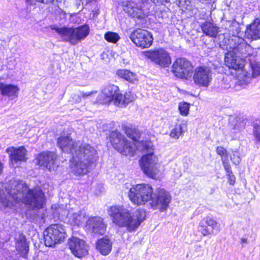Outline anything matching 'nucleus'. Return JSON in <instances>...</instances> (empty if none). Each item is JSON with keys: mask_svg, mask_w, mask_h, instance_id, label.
<instances>
[{"mask_svg": "<svg viewBox=\"0 0 260 260\" xmlns=\"http://www.w3.org/2000/svg\"><path fill=\"white\" fill-rule=\"evenodd\" d=\"M153 189L148 184H139L133 185L128 192L131 201L138 206L145 205L151 201L150 206L154 209H158L160 212L166 211L171 201V197L164 189L157 188L153 193Z\"/></svg>", "mask_w": 260, "mask_h": 260, "instance_id": "1", "label": "nucleus"}, {"mask_svg": "<svg viewBox=\"0 0 260 260\" xmlns=\"http://www.w3.org/2000/svg\"><path fill=\"white\" fill-rule=\"evenodd\" d=\"M72 154L70 161V168L72 173L77 175L86 174L89 172V166L96 160V151L89 145L79 146L66 136V152Z\"/></svg>", "mask_w": 260, "mask_h": 260, "instance_id": "2", "label": "nucleus"}, {"mask_svg": "<svg viewBox=\"0 0 260 260\" xmlns=\"http://www.w3.org/2000/svg\"><path fill=\"white\" fill-rule=\"evenodd\" d=\"M230 31L235 36L234 41L237 42L233 46H230V50L225 54L224 60L225 64L234 70L242 69L244 66L245 58L250 55L252 52L251 47L245 40L237 36L240 32L239 24L232 23L230 26Z\"/></svg>", "mask_w": 260, "mask_h": 260, "instance_id": "3", "label": "nucleus"}, {"mask_svg": "<svg viewBox=\"0 0 260 260\" xmlns=\"http://www.w3.org/2000/svg\"><path fill=\"white\" fill-rule=\"evenodd\" d=\"M9 194L15 203L22 202L34 209L42 208L44 194L40 188L30 189L25 182L14 181Z\"/></svg>", "mask_w": 260, "mask_h": 260, "instance_id": "4", "label": "nucleus"}, {"mask_svg": "<svg viewBox=\"0 0 260 260\" xmlns=\"http://www.w3.org/2000/svg\"><path fill=\"white\" fill-rule=\"evenodd\" d=\"M108 213L114 224L119 228H125L130 232L136 231L146 217L143 210H137L133 213L123 206L119 205L110 206Z\"/></svg>", "mask_w": 260, "mask_h": 260, "instance_id": "5", "label": "nucleus"}, {"mask_svg": "<svg viewBox=\"0 0 260 260\" xmlns=\"http://www.w3.org/2000/svg\"><path fill=\"white\" fill-rule=\"evenodd\" d=\"M138 150L146 152L141 158L140 166L143 172L147 176L156 179L159 173V164L157 156L153 153L152 143L150 141H141L137 143Z\"/></svg>", "mask_w": 260, "mask_h": 260, "instance_id": "6", "label": "nucleus"}, {"mask_svg": "<svg viewBox=\"0 0 260 260\" xmlns=\"http://www.w3.org/2000/svg\"><path fill=\"white\" fill-rule=\"evenodd\" d=\"M110 142L113 147L124 155L133 156L135 152L136 145L128 142L123 135L117 131H113L110 136Z\"/></svg>", "mask_w": 260, "mask_h": 260, "instance_id": "7", "label": "nucleus"}, {"mask_svg": "<svg viewBox=\"0 0 260 260\" xmlns=\"http://www.w3.org/2000/svg\"><path fill=\"white\" fill-rule=\"evenodd\" d=\"M64 226L59 224H52L44 232V243L46 246L52 247L64 238Z\"/></svg>", "mask_w": 260, "mask_h": 260, "instance_id": "8", "label": "nucleus"}, {"mask_svg": "<svg viewBox=\"0 0 260 260\" xmlns=\"http://www.w3.org/2000/svg\"><path fill=\"white\" fill-rule=\"evenodd\" d=\"M129 37L137 46L142 48L149 47L153 42L152 35L145 29H137L131 33Z\"/></svg>", "mask_w": 260, "mask_h": 260, "instance_id": "9", "label": "nucleus"}, {"mask_svg": "<svg viewBox=\"0 0 260 260\" xmlns=\"http://www.w3.org/2000/svg\"><path fill=\"white\" fill-rule=\"evenodd\" d=\"M89 31L90 28L87 25L76 28L66 27V41L72 45H75L85 39L89 35Z\"/></svg>", "mask_w": 260, "mask_h": 260, "instance_id": "10", "label": "nucleus"}, {"mask_svg": "<svg viewBox=\"0 0 260 260\" xmlns=\"http://www.w3.org/2000/svg\"><path fill=\"white\" fill-rule=\"evenodd\" d=\"M89 31L90 28L87 25L76 28L66 27V41L72 45H75L85 39L89 35Z\"/></svg>", "mask_w": 260, "mask_h": 260, "instance_id": "11", "label": "nucleus"}, {"mask_svg": "<svg viewBox=\"0 0 260 260\" xmlns=\"http://www.w3.org/2000/svg\"><path fill=\"white\" fill-rule=\"evenodd\" d=\"M89 31L90 28L87 25L76 28L66 27V41L72 45H75L85 39L89 35Z\"/></svg>", "mask_w": 260, "mask_h": 260, "instance_id": "12", "label": "nucleus"}, {"mask_svg": "<svg viewBox=\"0 0 260 260\" xmlns=\"http://www.w3.org/2000/svg\"><path fill=\"white\" fill-rule=\"evenodd\" d=\"M192 72V65L184 58H177L173 64L172 72L178 78H187L191 75Z\"/></svg>", "mask_w": 260, "mask_h": 260, "instance_id": "13", "label": "nucleus"}, {"mask_svg": "<svg viewBox=\"0 0 260 260\" xmlns=\"http://www.w3.org/2000/svg\"><path fill=\"white\" fill-rule=\"evenodd\" d=\"M68 245L72 253L76 257L81 258L87 255L89 246L83 240L72 237L68 241Z\"/></svg>", "mask_w": 260, "mask_h": 260, "instance_id": "14", "label": "nucleus"}, {"mask_svg": "<svg viewBox=\"0 0 260 260\" xmlns=\"http://www.w3.org/2000/svg\"><path fill=\"white\" fill-rule=\"evenodd\" d=\"M6 152L9 154L11 165L14 168L19 167L21 162H25L27 159V150L23 146L18 148L9 147Z\"/></svg>", "mask_w": 260, "mask_h": 260, "instance_id": "15", "label": "nucleus"}, {"mask_svg": "<svg viewBox=\"0 0 260 260\" xmlns=\"http://www.w3.org/2000/svg\"><path fill=\"white\" fill-rule=\"evenodd\" d=\"M212 79V73L209 68L200 67L196 69L193 79L195 84L197 85L208 87Z\"/></svg>", "mask_w": 260, "mask_h": 260, "instance_id": "16", "label": "nucleus"}, {"mask_svg": "<svg viewBox=\"0 0 260 260\" xmlns=\"http://www.w3.org/2000/svg\"><path fill=\"white\" fill-rule=\"evenodd\" d=\"M198 230L204 236L215 235L220 231V225L213 218L207 217L200 222Z\"/></svg>", "mask_w": 260, "mask_h": 260, "instance_id": "17", "label": "nucleus"}, {"mask_svg": "<svg viewBox=\"0 0 260 260\" xmlns=\"http://www.w3.org/2000/svg\"><path fill=\"white\" fill-rule=\"evenodd\" d=\"M146 56L161 67H168L171 63V57L168 53L162 49L152 52H148Z\"/></svg>", "mask_w": 260, "mask_h": 260, "instance_id": "18", "label": "nucleus"}, {"mask_svg": "<svg viewBox=\"0 0 260 260\" xmlns=\"http://www.w3.org/2000/svg\"><path fill=\"white\" fill-rule=\"evenodd\" d=\"M86 226L92 233L100 235H104L107 229L104 219L100 216L89 217L87 221Z\"/></svg>", "mask_w": 260, "mask_h": 260, "instance_id": "19", "label": "nucleus"}, {"mask_svg": "<svg viewBox=\"0 0 260 260\" xmlns=\"http://www.w3.org/2000/svg\"><path fill=\"white\" fill-rule=\"evenodd\" d=\"M121 6L125 13L129 16L140 19L143 17V9L137 6V4L132 1L124 0L121 2Z\"/></svg>", "mask_w": 260, "mask_h": 260, "instance_id": "20", "label": "nucleus"}, {"mask_svg": "<svg viewBox=\"0 0 260 260\" xmlns=\"http://www.w3.org/2000/svg\"><path fill=\"white\" fill-rule=\"evenodd\" d=\"M56 159V154L50 151L42 152L37 157L38 164L41 166L50 170Z\"/></svg>", "mask_w": 260, "mask_h": 260, "instance_id": "21", "label": "nucleus"}, {"mask_svg": "<svg viewBox=\"0 0 260 260\" xmlns=\"http://www.w3.org/2000/svg\"><path fill=\"white\" fill-rule=\"evenodd\" d=\"M118 91V86L115 85H108L102 90V93L99 95V100L103 104H107L113 101L114 95Z\"/></svg>", "mask_w": 260, "mask_h": 260, "instance_id": "22", "label": "nucleus"}, {"mask_svg": "<svg viewBox=\"0 0 260 260\" xmlns=\"http://www.w3.org/2000/svg\"><path fill=\"white\" fill-rule=\"evenodd\" d=\"M201 28L206 36L215 38L220 36V28L216 24L210 21H205L201 24Z\"/></svg>", "mask_w": 260, "mask_h": 260, "instance_id": "23", "label": "nucleus"}, {"mask_svg": "<svg viewBox=\"0 0 260 260\" xmlns=\"http://www.w3.org/2000/svg\"><path fill=\"white\" fill-rule=\"evenodd\" d=\"M245 37L249 39L256 40L260 38V20L256 19L246 28Z\"/></svg>", "mask_w": 260, "mask_h": 260, "instance_id": "24", "label": "nucleus"}, {"mask_svg": "<svg viewBox=\"0 0 260 260\" xmlns=\"http://www.w3.org/2000/svg\"><path fill=\"white\" fill-rule=\"evenodd\" d=\"M16 248L22 257H27L29 247L26 238L22 234H19L18 237L16 238Z\"/></svg>", "mask_w": 260, "mask_h": 260, "instance_id": "25", "label": "nucleus"}, {"mask_svg": "<svg viewBox=\"0 0 260 260\" xmlns=\"http://www.w3.org/2000/svg\"><path fill=\"white\" fill-rule=\"evenodd\" d=\"M19 88L12 84H6L0 82V91L3 96L9 97L17 96Z\"/></svg>", "mask_w": 260, "mask_h": 260, "instance_id": "26", "label": "nucleus"}, {"mask_svg": "<svg viewBox=\"0 0 260 260\" xmlns=\"http://www.w3.org/2000/svg\"><path fill=\"white\" fill-rule=\"evenodd\" d=\"M96 249L104 255L109 253L112 249V242L109 239L102 238L96 243Z\"/></svg>", "mask_w": 260, "mask_h": 260, "instance_id": "27", "label": "nucleus"}, {"mask_svg": "<svg viewBox=\"0 0 260 260\" xmlns=\"http://www.w3.org/2000/svg\"><path fill=\"white\" fill-rule=\"evenodd\" d=\"M116 74L129 82H134L136 80V75L129 70H119L117 71Z\"/></svg>", "mask_w": 260, "mask_h": 260, "instance_id": "28", "label": "nucleus"}, {"mask_svg": "<svg viewBox=\"0 0 260 260\" xmlns=\"http://www.w3.org/2000/svg\"><path fill=\"white\" fill-rule=\"evenodd\" d=\"M68 217L69 224L72 225L79 226L82 222V219L83 216L77 213L69 212L68 213Z\"/></svg>", "mask_w": 260, "mask_h": 260, "instance_id": "29", "label": "nucleus"}, {"mask_svg": "<svg viewBox=\"0 0 260 260\" xmlns=\"http://www.w3.org/2000/svg\"><path fill=\"white\" fill-rule=\"evenodd\" d=\"M125 133L129 138L132 139L134 141L136 142L135 143L133 142L134 144L139 142L138 141L140 137V134L138 129L126 127Z\"/></svg>", "mask_w": 260, "mask_h": 260, "instance_id": "30", "label": "nucleus"}, {"mask_svg": "<svg viewBox=\"0 0 260 260\" xmlns=\"http://www.w3.org/2000/svg\"><path fill=\"white\" fill-rule=\"evenodd\" d=\"M104 38L107 41L112 43H116L120 39L118 34L112 31L106 32Z\"/></svg>", "mask_w": 260, "mask_h": 260, "instance_id": "31", "label": "nucleus"}, {"mask_svg": "<svg viewBox=\"0 0 260 260\" xmlns=\"http://www.w3.org/2000/svg\"><path fill=\"white\" fill-rule=\"evenodd\" d=\"M183 133V126L182 124H177L171 130L170 136L171 137L178 139Z\"/></svg>", "mask_w": 260, "mask_h": 260, "instance_id": "32", "label": "nucleus"}, {"mask_svg": "<svg viewBox=\"0 0 260 260\" xmlns=\"http://www.w3.org/2000/svg\"><path fill=\"white\" fill-rule=\"evenodd\" d=\"M235 124L233 128L236 131H240L245 127L246 123V120L242 117H237L234 119Z\"/></svg>", "mask_w": 260, "mask_h": 260, "instance_id": "33", "label": "nucleus"}, {"mask_svg": "<svg viewBox=\"0 0 260 260\" xmlns=\"http://www.w3.org/2000/svg\"><path fill=\"white\" fill-rule=\"evenodd\" d=\"M253 134L256 140L260 143V120L254 122Z\"/></svg>", "mask_w": 260, "mask_h": 260, "instance_id": "34", "label": "nucleus"}, {"mask_svg": "<svg viewBox=\"0 0 260 260\" xmlns=\"http://www.w3.org/2000/svg\"><path fill=\"white\" fill-rule=\"evenodd\" d=\"M124 98L123 95L119 93L118 91L116 93V94L114 95L113 101H114V103L115 104H117L119 106H125V103L123 102V101H124Z\"/></svg>", "mask_w": 260, "mask_h": 260, "instance_id": "35", "label": "nucleus"}, {"mask_svg": "<svg viewBox=\"0 0 260 260\" xmlns=\"http://www.w3.org/2000/svg\"><path fill=\"white\" fill-rule=\"evenodd\" d=\"M252 70V76L256 78L260 75V62L251 63Z\"/></svg>", "mask_w": 260, "mask_h": 260, "instance_id": "36", "label": "nucleus"}, {"mask_svg": "<svg viewBox=\"0 0 260 260\" xmlns=\"http://www.w3.org/2000/svg\"><path fill=\"white\" fill-rule=\"evenodd\" d=\"M189 109V104L186 103H180L179 105V110L180 114L183 116L187 115Z\"/></svg>", "mask_w": 260, "mask_h": 260, "instance_id": "37", "label": "nucleus"}, {"mask_svg": "<svg viewBox=\"0 0 260 260\" xmlns=\"http://www.w3.org/2000/svg\"><path fill=\"white\" fill-rule=\"evenodd\" d=\"M57 146L61 150L62 152L64 151L65 148V137L63 136H60L57 139Z\"/></svg>", "mask_w": 260, "mask_h": 260, "instance_id": "38", "label": "nucleus"}, {"mask_svg": "<svg viewBox=\"0 0 260 260\" xmlns=\"http://www.w3.org/2000/svg\"><path fill=\"white\" fill-rule=\"evenodd\" d=\"M231 159L233 164L237 165L239 164L241 158L238 152L235 151L233 152L232 155L231 156Z\"/></svg>", "mask_w": 260, "mask_h": 260, "instance_id": "39", "label": "nucleus"}, {"mask_svg": "<svg viewBox=\"0 0 260 260\" xmlns=\"http://www.w3.org/2000/svg\"><path fill=\"white\" fill-rule=\"evenodd\" d=\"M216 152L217 153L220 155L221 157H224L228 159L227 155V151L226 150L222 147L218 146L216 148Z\"/></svg>", "mask_w": 260, "mask_h": 260, "instance_id": "40", "label": "nucleus"}, {"mask_svg": "<svg viewBox=\"0 0 260 260\" xmlns=\"http://www.w3.org/2000/svg\"><path fill=\"white\" fill-rule=\"evenodd\" d=\"M221 160L223 162V165L224 166V169L225 171H226V174L231 173L232 172L230 165L229 164V163L227 162L228 159L224 157L221 158Z\"/></svg>", "mask_w": 260, "mask_h": 260, "instance_id": "41", "label": "nucleus"}, {"mask_svg": "<svg viewBox=\"0 0 260 260\" xmlns=\"http://www.w3.org/2000/svg\"><path fill=\"white\" fill-rule=\"evenodd\" d=\"M123 96L124 97L123 102L125 103V105H127L133 100V97L130 92L125 93L123 95Z\"/></svg>", "mask_w": 260, "mask_h": 260, "instance_id": "42", "label": "nucleus"}, {"mask_svg": "<svg viewBox=\"0 0 260 260\" xmlns=\"http://www.w3.org/2000/svg\"><path fill=\"white\" fill-rule=\"evenodd\" d=\"M97 91L96 90H93V91H87V92H80V95L83 98H87L88 96H90L93 94H95L97 93Z\"/></svg>", "mask_w": 260, "mask_h": 260, "instance_id": "43", "label": "nucleus"}, {"mask_svg": "<svg viewBox=\"0 0 260 260\" xmlns=\"http://www.w3.org/2000/svg\"><path fill=\"white\" fill-rule=\"evenodd\" d=\"M53 29L55 30V31L60 36H61L62 38L64 37L65 35V27L63 26L62 27H54L52 28Z\"/></svg>", "mask_w": 260, "mask_h": 260, "instance_id": "44", "label": "nucleus"}, {"mask_svg": "<svg viewBox=\"0 0 260 260\" xmlns=\"http://www.w3.org/2000/svg\"><path fill=\"white\" fill-rule=\"evenodd\" d=\"M229 180L228 182L231 185H234L235 183L236 177L235 175L233 174V172L231 173L228 174Z\"/></svg>", "mask_w": 260, "mask_h": 260, "instance_id": "45", "label": "nucleus"}, {"mask_svg": "<svg viewBox=\"0 0 260 260\" xmlns=\"http://www.w3.org/2000/svg\"><path fill=\"white\" fill-rule=\"evenodd\" d=\"M143 3L146 2L148 0H142ZM151 1L155 4L163 5L166 3H169L170 0H151Z\"/></svg>", "mask_w": 260, "mask_h": 260, "instance_id": "46", "label": "nucleus"}, {"mask_svg": "<svg viewBox=\"0 0 260 260\" xmlns=\"http://www.w3.org/2000/svg\"><path fill=\"white\" fill-rule=\"evenodd\" d=\"M28 2H31L32 0H26ZM37 1L44 3V4H49L53 2L54 0H36Z\"/></svg>", "mask_w": 260, "mask_h": 260, "instance_id": "47", "label": "nucleus"}, {"mask_svg": "<svg viewBox=\"0 0 260 260\" xmlns=\"http://www.w3.org/2000/svg\"><path fill=\"white\" fill-rule=\"evenodd\" d=\"M53 214L54 217H57L59 218V213H58V209H56L55 211L53 212Z\"/></svg>", "mask_w": 260, "mask_h": 260, "instance_id": "48", "label": "nucleus"}, {"mask_svg": "<svg viewBox=\"0 0 260 260\" xmlns=\"http://www.w3.org/2000/svg\"><path fill=\"white\" fill-rule=\"evenodd\" d=\"M247 238L243 237L241 239V243H247Z\"/></svg>", "mask_w": 260, "mask_h": 260, "instance_id": "49", "label": "nucleus"}, {"mask_svg": "<svg viewBox=\"0 0 260 260\" xmlns=\"http://www.w3.org/2000/svg\"><path fill=\"white\" fill-rule=\"evenodd\" d=\"M74 98H75V101L76 102H79L81 100L80 98L79 97V95H75Z\"/></svg>", "mask_w": 260, "mask_h": 260, "instance_id": "50", "label": "nucleus"}, {"mask_svg": "<svg viewBox=\"0 0 260 260\" xmlns=\"http://www.w3.org/2000/svg\"><path fill=\"white\" fill-rule=\"evenodd\" d=\"M3 169V164L1 162H0V174L2 172Z\"/></svg>", "mask_w": 260, "mask_h": 260, "instance_id": "51", "label": "nucleus"}, {"mask_svg": "<svg viewBox=\"0 0 260 260\" xmlns=\"http://www.w3.org/2000/svg\"><path fill=\"white\" fill-rule=\"evenodd\" d=\"M182 0H180V2H179V4H180V6H183V4H182ZM184 1H185V0H184Z\"/></svg>", "mask_w": 260, "mask_h": 260, "instance_id": "52", "label": "nucleus"}, {"mask_svg": "<svg viewBox=\"0 0 260 260\" xmlns=\"http://www.w3.org/2000/svg\"><path fill=\"white\" fill-rule=\"evenodd\" d=\"M201 248V245H197V246H196L197 249H200Z\"/></svg>", "mask_w": 260, "mask_h": 260, "instance_id": "53", "label": "nucleus"}]
</instances>
